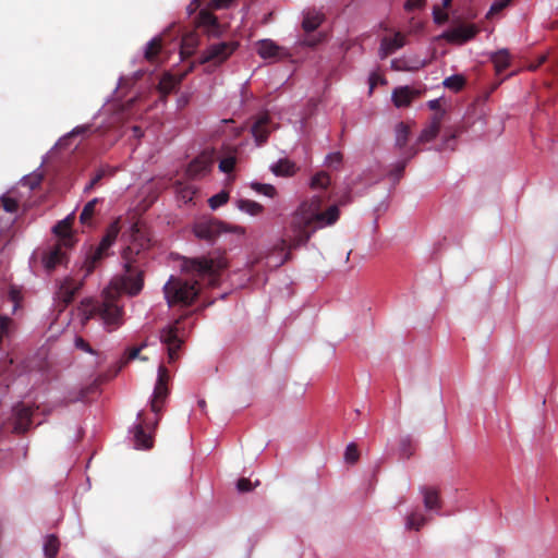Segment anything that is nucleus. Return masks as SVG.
Returning <instances> with one entry per match:
<instances>
[{
    "label": "nucleus",
    "instance_id": "41",
    "mask_svg": "<svg viewBox=\"0 0 558 558\" xmlns=\"http://www.w3.org/2000/svg\"><path fill=\"white\" fill-rule=\"evenodd\" d=\"M359 459V450L354 442H350L344 451V460L348 463H355Z\"/></svg>",
    "mask_w": 558,
    "mask_h": 558
},
{
    "label": "nucleus",
    "instance_id": "49",
    "mask_svg": "<svg viewBox=\"0 0 558 558\" xmlns=\"http://www.w3.org/2000/svg\"><path fill=\"white\" fill-rule=\"evenodd\" d=\"M233 0H210L208 5H209V9L218 10V9H223V8L229 7V4Z\"/></svg>",
    "mask_w": 558,
    "mask_h": 558
},
{
    "label": "nucleus",
    "instance_id": "25",
    "mask_svg": "<svg viewBox=\"0 0 558 558\" xmlns=\"http://www.w3.org/2000/svg\"><path fill=\"white\" fill-rule=\"evenodd\" d=\"M169 395L168 386L155 385L153 399L150 401V409L153 412L158 414L161 411L162 404L165 403Z\"/></svg>",
    "mask_w": 558,
    "mask_h": 558
},
{
    "label": "nucleus",
    "instance_id": "31",
    "mask_svg": "<svg viewBox=\"0 0 558 558\" xmlns=\"http://www.w3.org/2000/svg\"><path fill=\"white\" fill-rule=\"evenodd\" d=\"M112 174H113V171L110 170L109 168H106V167L99 168L96 171V173L94 174V177L90 179L89 183L85 186L84 192L85 193L90 192L93 189H95L100 183V181L105 177L112 175Z\"/></svg>",
    "mask_w": 558,
    "mask_h": 558
},
{
    "label": "nucleus",
    "instance_id": "42",
    "mask_svg": "<svg viewBox=\"0 0 558 558\" xmlns=\"http://www.w3.org/2000/svg\"><path fill=\"white\" fill-rule=\"evenodd\" d=\"M0 204L7 213L13 214L16 213L19 209L17 201L9 196H2L0 198Z\"/></svg>",
    "mask_w": 558,
    "mask_h": 558
},
{
    "label": "nucleus",
    "instance_id": "4",
    "mask_svg": "<svg viewBox=\"0 0 558 558\" xmlns=\"http://www.w3.org/2000/svg\"><path fill=\"white\" fill-rule=\"evenodd\" d=\"M150 246V236L148 230L136 222L131 227L130 243L123 248L121 257L124 270L132 266H140L143 254Z\"/></svg>",
    "mask_w": 558,
    "mask_h": 558
},
{
    "label": "nucleus",
    "instance_id": "53",
    "mask_svg": "<svg viewBox=\"0 0 558 558\" xmlns=\"http://www.w3.org/2000/svg\"><path fill=\"white\" fill-rule=\"evenodd\" d=\"M160 85H161V88H162L163 93H170L171 88H173V86H174V82H173L172 78H163L160 82Z\"/></svg>",
    "mask_w": 558,
    "mask_h": 558
},
{
    "label": "nucleus",
    "instance_id": "57",
    "mask_svg": "<svg viewBox=\"0 0 558 558\" xmlns=\"http://www.w3.org/2000/svg\"><path fill=\"white\" fill-rule=\"evenodd\" d=\"M87 391L88 389H82L80 392H78V396L76 398H72L70 399L71 402H74V401H84L85 398H86V395H87Z\"/></svg>",
    "mask_w": 558,
    "mask_h": 558
},
{
    "label": "nucleus",
    "instance_id": "36",
    "mask_svg": "<svg viewBox=\"0 0 558 558\" xmlns=\"http://www.w3.org/2000/svg\"><path fill=\"white\" fill-rule=\"evenodd\" d=\"M161 50V39L153 38L146 46L145 59L154 61Z\"/></svg>",
    "mask_w": 558,
    "mask_h": 558
},
{
    "label": "nucleus",
    "instance_id": "3",
    "mask_svg": "<svg viewBox=\"0 0 558 558\" xmlns=\"http://www.w3.org/2000/svg\"><path fill=\"white\" fill-rule=\"evenodd\" d=\"M325 195L315 194L303 201L296 209L293 221L294 235L292 245L294 247L305 245L317 229L335 225L340 216L337 205H331L323 211Z\"/></svg>",
    "mask_w": 558,
    "mask_h": 558
},
{
    "label": "nucleus",
    "instance_id": "28",
    "mask_svg": "<svg viewBox=\"0 0 558 558\" xmlns=\"http://www.w3.org/2000/svg\"><path fill=\"white\" fill-rule=\"evenodd\" d=\"M323 15L316 12H308L305 14L302 26L305 32H313L323 23Z\"/></svg>",
    "mask_w": 558,
    "mask_h": 558
},
{
    "label": "nucleus",
    "instance_id": "19",
    "mask_svg": "<svg viewBox=\"0 0 558 558\" xmlns=\"http://www.w3.org/2000/svg\"><path fill=\"white\" fill-rule=\"evenodd\" d=\"M53 232L56 235L59 236V240L57 243L61 245H65V247H72L75 243V240L71 233V222L70 219L66 218L62 221H59L53 227Z\"/></svg>",
    "mask_w": 558,
    "mask_h": 558
},
{
    "label": "nucleus",
    "instance_id": "32",
    "mask_svg": "<svg viewBox=\"0 0 558 558\" xmlns=\"http://www.w3.org/2000/svg\"><path fill=\"white\" fill-rule=\"evenodd\" d=\"M426 523V518L420 512H411L405 520V527L418 531Z\"/></svg>",
    "mask_w": 558,
    "mask_h": 558
},
{
    "label": "nucleus",
    "instance_id": "47",
    "mask_svg": "<svg viewBox=\"0 0 558 558\" xmlns=\"http://www.w3.org/2000/svg\"><path fill=\"white\" fill-rule=\"evenodd\" d=\"M263 206L254 201L246 199V214L251 216H257L262 214Z\"/></svg>",
    "mask_w": 558,
    "mask_h": 558
},
{
    "label": "nucleus",
    "instance_id": "43",
    "mask_svg": "<svg viewBox=\"0 0 558 558\" xmlns=\"http://www.w3.org/2000/svg\"><path fill=\"white\" fill-rule=\"evenodd\" d=\"M512 0H496L490 5V9L487 13V17L493 16L499 12H501L505 8H507Z\"/></svg>",
    "mask_w": 558,
    "mask_h": 558
},
{
    "label": "nucleus",
    "instance_id": "61",
    "mask_svg": "<svg viewBox=\"0 0 558 558\" xmlns=\"http://www.w3.org/2000/svg\"><path fill=\"white\" fill-rule=\"evenodd\" d=\"M375 86V81H373V76L369 77V93L373 92V88Z\"/></svg>",
    "mask_w": 558,
    "mask_h": 558
},
{
    "label": "nucleus",
    "instance_id": "37",
    "mask_svg": "<svg viewBox=\"0 0 558 558\" xmlns=\"http://www.w3.org/2000/svg\"><path fill=\"white\" fill-rule=\"evenodd\" d=\"M342 161H343L342 154L340 151H332L326 156L324 163L326 167H328L330 169L338 170L341 167Z\"/></svg>",
    "mask_w": 558,
    "mask_h": 558
},
{
    "label": "nucleus",
    "instance_id": "18",
    "mask_svg": "<svg viewBox=\"0 0 558 558\" xmlns=\"http://www.w3.org/2000/svg\"><path fill=\"white\" fill-rule=\"evenodd\" d=\"M142 415V412L138 413L140 422L134 426V446L137 449H150L153 447V438L150 434H147L144 429Z\"/></svg>",
    "mask_w": 558,
    "mask_h": 558
},
{
    "label": "nucleus",
    "instance_id": "26",
    "mask_svg": "<svg viewBox=\"0 0 558 558\" xmlns=\"http://www.w3.org/2000/svg\"><path fill=\"white\" fill-rule=\"evenodd\" d=\"M490 60L495 65L496 72L501 73L510 65V53L507 49H500L490 54Z\"/></svg>",
    "mask_w": 558,
    "mask_h": 558
},
{
    "label": "nucleus",
    "instance_id": "22",
    "mask_svg": "<svg viewBox=\"0 0 558 558\" xmlns=\"http://www.w3.org/2000/svg\"><path fill=\"white\" fill-rule=\"evenodd\" d=\"M213 162L209 155L203 154L191 162L189 171L192 177L203 175L211 169Z\"/></svg>",
    "mask_w": 558,
    "mask_h": 558
},
{
    "label": "nucleus",
    "instance_id": "11",
    "mask_svg": "<svg viewBox=\"0 0 558 558\" xmlns=\"http://www.w3.org/2000/svg\"><path fill=\"white\" fill-rule=\"evenodd\" d=\"M69 247L56 243L47 251L44 252L41 262L47 271H52L57 266L62 265L66 262V252Z\"/></svg>",
    "mask_w": 558,
    "mask_h": 558
},
{
    "label": "nucleus",
    "instance_id": "5",
    "mask_svg": "<svg viewBox=\"0 0 558 558\" xmlns=\"http://www.w3.org/2000/svg\"><path fill=\"white\" fill-rule=\"evenodd\" d=\"M119 232L120 220L117 219L106 229V233L102 236L100 243L95 248H90L89 253L87 254L83 265L84 269L86 270V275L92 274L97 265L109 255V248L116 242Z\"/></svg>",
    "mask_w": 558,
    "mask_h": 558
},
{
    "label": "nucleus",
    "instance_id": "38",
    "mask_svg": "<svg viewBox=\"0 0 558 558\" xmlns=\"http://www.w3.org/2000/svg\"><path fill=\"white\" fill-rule=\"evenodd\" d=\"M464 85V78L462 75L453 74L444 81V86L448 89L458 92L460 90Z\"/></svg>",
    "mask_w": 558,
    "mask_h": 558
},
{
    "label": "nucleus",
    "instance_id": "27",
    "mask_svg": "<svg viewBox=\"0 0 558 558\" xmlns=\"http://www.w3.org/2000/svg\"><path fill=\"white\" fill-rule=\"evenodd\" d=\"M409 135H410L409 126L403 122L398 123L395 128V145H396V147H398V148L405 147L408 140H409Z\"/></svg>",
    "mask_w": 558,
    "mask_h": 558
},
{
    "label": "nucleus",
    "instance_id": "23",
    "mask_svg": "<svg viewBox=\"0 0 558 558\" xmlns=\"http://www.w3.org/2000/svg\"><path fill=\"white\" fill-rule=\"evenodd\" d=\"M414 96V90L409 86H400L393 89L391 98L397 108H402L409 106Z\"/></svg>",
    "mask_w": 558,
    "mask_h": 558
},
{
    "label": "nucleus",
    "instance_id": "48",
    "mask_svg": "<svg viewBox=\"0 0 558 558\" xmlns=\"http://www.w3.org/2000/svg\"><path fill=\"white\" fill-rule=\"evenodd\" d=\"M41 182V177L37 175L34 178H24L23 184L27 185L31 190H35L37 186H39Z\"/></svg>",
    "mask_w": 558,
    "mask_h": 558
},
{
    "label": "nucleus",
    "instance_id": "33",
    "mask_svg": "<svg viewBox=\"0 0 558 558\" xmlns=\"http://www.w3.org/2000/svg\"><path fill=\"white\" fill-rule=\"evenodd\" d=\"M99 202L98 198H94L92 201H89L87 204H85V206L83 207V210L80 215V221L81 223L83 225H89L90 221H92V218L95 214V207L97 205V203Z\"/></svg>",
    "mask_w": 558,
    "mask_h": 558
},
{
    "label": "nucleus",
    "instance_id": "9",
    "mask_svg": "<svg viewBox=\"0 0 558 558\" xmlns=\"http://www.w3.org/2000/svg\"><path fill=\"white\" fill-rule=\"evenodd\" d=\"M235 49L233 44L219 43L208 47L199 58L201 63H213L218 65L222 63Z\"/></svg>",
    "mask_w": 558,
    "mask_h": 558
},
{
    "label": "nucleus",
    "instance_id": "59",
    "mask_svg": "<svg viewBox=\"0 0 558 558\" xmlns=\"http://www.w3.org/2000/svg\"><path fill=\"white\" fill-rule=\"evenodd\" d=\"M236 488L240 493H244V477H240L236 482Z\"/></svg>",
    "mask_w": 558,
    "mask_h": 558
},
{
    "label": "nucleus",
    "instance_id": "12",
    "mask_svg": "<svg viewBox=\"0 0 558 558\" xmlns=\"http://www.w3.org/2000/svg\"><path fill=\"white\" fill-rule=\"evenodd\" d=\"M272 130L268 114H262L251 126V133L254 137L256 147L264 145Z\"/></svg>",
    "mask_w": 558,
    "mask_h": 558
},
{
    "label": "nucleus",
    "instance_id": "40",
    "mask_svg": "<svg viewBox=\"0 0 558 558\" xmlns=\"http://www.w3.org/2000/svg\"><path fill=\"white\" fill-rule=\"evenodd\" d=\"M235 166V157L233 155H228L220 159L219 161V170L225 173H230Z\"/></svg>",
    "mask_w": 558,
    "mask_h": 558
},
{
    "label": "nucleus",
    "instance_id": "64",
    "mask_svg": "<svg viewBox=\"0 0 558 558\" xmlns=\"http://www.w3.org/2000/svg\"><path fill=\"white\" fill-rule=\"evenodd\" d=\"M451 1L452 0H442V5L447 8L451 3Z\"/></svg>",
    "mask_w": 558,
    "mask_h": 558
},
{
    "label": "nucleus",
    "instance_id": "16",
    "mask_svg": "<svg viewBox=\"0 0 558 558\" xmlns=\"http://www.w3.org/2000/svg\"><path fill=\"white\" fill-rule=\"evenodd\" d=\"M442 117H444L442 111H438L433 116L430 123L422 130V132L417 138L418 143H428V142L433 141L434 138H436V136L439 133Z\"/></svg>",
    "mask_w": 558,
    "mask_h": 558
},
{
    "label": "nucleus",
    "instance_id": "62",
    "mask_svg": "<svg viewBox=\"0 0 558 558\" xmlns=\"http://www.w3.org/2000/svg\"><path fill=\"white\" fill-rule=\"evenodd\" d=\"M238 205H239V208H240V209H244V199H240V201L238 202Z\"/></svg>",
    "mask_w": 558,
    "mask_h": 558
},
{
    "label": "nucleus",
    "instance_id": "7",
    "mask_svg": "<svg viewBox=\"0 0 558 558\" xmlns=\"http://www.w3.org/2000/svg\"><path fill=\"white\" fill-rule=\"evenodd\" d=\"M83 281L73 278H64L58 284L54 293V304L59 312H63L75 299L77 292L82 289Z\"/></svg>",
    "mask_w": 558,
    "mask_h": 558
},
{
    "label": "nucleus",
    "instance_id": "1",
    "mask_svg": "<svg viewBox=\"0 0 558 558\" xmlns=\"http://www.w3.org/2000/svg\"><path fill=\"white\" fill-rule=\"evenodd\" d=\"M114 291L106 290L100 299H86L81 302L78 311L82 324L97 318L104 323L108 330L118 328L122 324L123 310L118 304L117 294L124 292L131 296L137 295L144 287V271L140 266H132L124 270V275L111 282Z\"/></svg>",
    "mask_w": 558,
    "mask_h": 558
},
{
    "label": "nucleus",
    "instance_id": "45",
    "mask_svg": "<svg viewBox=\"0 0 558 558\" xmlns=\"http://www.w3.org/2000/svg\"><path fill=\"white\" fill-rule=\"evenodd\" d=\"M170 375L165 365H160L158 368V378L156 385L168 386Z\"/></svg>",
    "mask_w": 558,
    "mask_h": 558
},
{
    "label": "nucleus",
    "instance_id": "60",
    "mask_svg": "<svg viewBox=\"0 0 558 558\" xmlns=\"http://www.w3.org/2000/svg\"><path fill=\"white\" fill-rule=\"evenodd\" d=\"M197 404H198L199 409H201L203 412H205V409H206V401H205L204 399H201V400H198Z\"/></svg>",
    "mask_w": 558,
    "mask_h": 558
},
{
    "label": "nucleus",
    "instance_id": "15",
    "mask_svg": "<svg viewBox=\"0 0 558 558\" xmlns=\"http://www.w3.org/2000/svg\"><path fill=\"white\" fill-rule=\"evenodd\" d=\"M405 45V36L397 32L392 37H384L380 41L379 54L384 59Z\"/></svg>",
    "mask_w": 558,
    "mask_h": 558
},
{
    "label": "nucleus",
    "instance_id": "24",
    "mask_svg": "<svg viewBox=\"0 0 558 558\" xmlns=\"http://www.w3.org/2000/svg\"><path fill=\"white\" fill-rule=\"evenodd\" d=\"M178 197L185 204L192 203L193 205H199L202 203V197L197 193L196 189L192 185H182L180 184L177 187Z\"/></svg>",
    "mask_w": 558,
    "mask_h": 558
},
{
    "label": "nucleus",
    "instance_id": "52",
    "mask_svg": "<svg viewBox=\"0 0 558 558\" xmlns=\"http://www.w3.org/2000/svg\"><path fill=\"white\" fill-rule=\"evenodd\" d=\"M145 347V344H142L141 347H134V348H131L128 352V357H126V361H131V360H134V359H137L140 357V352L141 350Z\"/></svg>",
    "mask_w": 558,
    "mask_h": 558
},
{
    "label": "nucleus",
    "instance_id": "21",
    "mask_svg": "<svg viewBox=\"0 0 558 558\" xmlns=\"http://www.w3.org/2000/svg\"><path fill=\"white\" fill-rule=\"evenodd\" d=\"M257 52L263 59L280 58L286 52L271 39H262L257 43Z\"/></svg>",
    "mask_w": 558,
    "mask_h": 558
},
{
    "label": "nucleus",
    "instance_id": "54",
    "mask_svg": "<svg viewBox=\"0 0 558 558\" xmlns=\"http://www.w3.org/2000/svg\"><path fill=\"white\" fill-rule=\"evenodd\" d=\"M195 39V36L193 34L186 35L182 39V48L186 49L187 52H190L191 43Z\"/></svg>",
    "mask_w": 558,
    "mask_h": 558
},
{
    "label": "nucleus",
    "instance_id": "6",
    "mask_svg": "<svg viewBox=\"0 0 558 558\" xmlns=\"http://www.w3.org/2000/svg\"><path fill=\"white\" fill-rule=\"evenodd\" d=\"M186 316L179 317L173 324L163 328L160 332V341L167 347L168 362L172 363L179 359L181 349L187 332L183 326Z\"/></svg>",
    "mask_w": 558,
    "mask_h": 558
},
{
    "label": "nucleus",
    "instance_id": "30",
    "mask_svg": "<svg viewBox=\"0 0 558 558\" xmlns=\"http://www.w3.org/2000/svg\"><path fill=\"white\" fill-rule=\"evenodd\" d=\"M330 184V177L325 171H319L311 178L310 186L312 190H326Z\"/></svg>",
    "mask_w": 558,
    "mask_h": 558
},
{
    "label": "nucleus",
    "instance_id": "56",
    "mask_svg": "<svg viewBox=\"0 0 558 558\" xmlns=\"http://www.w3.org/2000/svg\"><path fill=\"white\" fill-rule=\"evenodd\" d=\"M427 106L430 110L438 111L440 108V100L439 99H432L427 102Z\"/></svg>",
    "mask_w": 558,
    "mask_h": 558
},
{
    "label": "nucleus",
    "instance_id": "51",
    "mask_svg": "<svg viewBox=\"0 0 558 558\" xmlns=\"http://www.w3.org/2000/svg\"><path fill=\"white\" fill-rule=\"evenodd\" d=\"M9 298H10L11 302L13 303V307L15 310L21 300V293L16 289L12 288L9 292Z\"/></svg>",
    "mask_w": 558,
    "mask_h": 558
},
{
    "label": "nucleus",
    "instance_id": "44",
    "mask_svg": "<svg viewBox=\"0 0 558 558\" xmlns=\"http://www.w3.org/2000/svg\"><path fill=\"white\" fill-rule=\"evenodd\" d=\"M425 4L426 0H405L403 8L407 12H413L423 9Z\"/></svg>",
    "mask_w": 558,
    "mask_h": 558
},
{
    "label": "nucleus",
    "instance_id": "46",
    "mask_svg": "<svg viewBox=\"0 0 558 558\" xmlns=\"http://www.w3.org/2000/svg\"><path fill=\"white\" fill-rule=\"evenodd\" d=\"M400 451L404 458H410L412 456L411 438L410 437H403L401 439Z\"/></svg>",
    "mask_w": 558,
    "mask_h": 558
},
{
    "label": "nucleus",
    "instance_id": "29",
    "mask_svg": "<svg viewBox=\"0 0 558 558\" xmlns=\"http://www.w3.org/2000/svg\"><path fill=\"white\" fill-rule=\"evenodd\" d=\"M60 548V542L53 534L48 535L44 543V553L46 558H56Z\"/></svg>",
    "mask_w": 558,
    "mask_h": 558
},
{
    "label": "nucleus",
    "instance_id": "2",
    "mask_svg": "<svg viewBox=\"0 0 558 558\" xmlns=\"http://www.w3.org/2000/svg\"><path fill=\"white\" fill-rule=\"evenodd\" d=\"M227 267L225 258L198 257L184 263L191 274L190 279L171 276L163 287L166 300L170 306L174 304L191 305L201 291V281L215 284L220 270Z\"/></svg>",
    "mask_w": 558,
    "mask_h": 558
},
{
    "label": "nucleus",
    "instance_id": "13",
    "mask_svg": "<svg viewBox=\"0 0 558 558\" xmlns=\"http://www.w3.org/2000/svg\"><path fill=\"white\" fill-rule=\"evenodd\" d=\"M33 411L29 407L20 403L13 409V432L25 433L32 424Z\"/></svg>",
    "mask_w": 558,
    "mask_h": 558
},
{
    "label": "nucleus",
    "instance_id": "17",
    "mask_svg": "<svg viewBox=\"0 0 558 558\" xmlns=\"http://www.w3.org/2000/svg\"><path fill=\"white\" fill-rule=\"evenodd\" d=\"M420 493L423 496V504L428 511H438L441 508V500L437 488L432 486H421Z\"/></svg>",
    "mask_w": 558,
    "mask_h": 558
},
{
    "label": "nucleus",
    "instance_id": "10",
    "mask_svg": "<svg viewBox=\"0 0 558 558\" xmlns=\"http://www.w3.org/2000/svg\"><path fill=\"white\" fill-rule=\"evenodd\" d=\"M478 29L475 25H459L441 34V37L451 44L462 45L472 39Z\"/></svg>",
    "mask_w": 558,
    "mask_h": 558
},
{
    "label": "nucleus",
    "instance_id": "58",
    "mask_svg": "<svg viewBox=\"0 0 558 558\" xmlns=\"http://www.w3.org/2000/svg\"><path fill=\"white\" fill-rule=\"evenodd\" d=\"M132 131H133V135H134V137H136V138H141V137L143 136V131H142V129H141L140 126L134 125V126L132 128Z\"/></svg>",
    "mask_w": 558,
    "mask_h": 558
},
{
    "label": "nucleus",
    "instance_id": "35",
    "mask_svg": "<svg viewBox=\"0 0 558 558\" xmlns=\"http://www.w3.org/2000/svg\"><path fill=\"white\" fill-rule=\"evenodd\" d=\"M250 186L257 194H262V195L267 196L269 198H274L276 196V194H277V191H276L275 186L271 185V184L259 183V182H251Z\"/></svg>",
    "mask_w": 558,
    "mask_h": 558
},
{
    "label": "nucleus",
    "instance_id": "39",
    "mask_svg": "<svg viewBox=\"0 0 558 558\" xmlns=\"http://www.w3.org/2000/svg\"><path fill=\"white\" fill-rule=\"evenodd\" d=\"M229 199V193L227 191H221L218 194L208 198V204L211 209H217L218 207L225 205Z\"/></svg>",
    "mask_w": 558,
    "mask_h": 558
},
{
    "label": "nucleus",
    "instance_id": "20",
    "mask_svg": "<svg viewBox=\"0 0 558 558\" xmlns=\"http://www.w3.org/2000/svg\"><path fill=\"white\" fill-rule=\"evenodd\" d=\"M269 169L276 177L284 178L294 175L299 170L296 163L288 158H281L277 160L270 165Z\"/></svg>",
    "mask_w": 558,
    "mask_h": 558
},
{
    "label": "nucleus",
    "instance_id": "50",
    "mask_svg": "<svg viewBox=\"0 0 558 558\" xmlns=\"http://www.w3.org/2000/svg\"><path fill=\"white\" fill-rule=\"evenodd\" d=\"M75 347H76L77 349H81V350H83V351L87 352V353H93V349H92V347L89 345V343H88L87 341H85V340H84L83 338H81V337H77V338L75 339Z\"/></svg>",
    "mask_w": 558,
    "mask_h": 558
},
{
    "label": "nucleus",
    "instance_id": "55",
    "mask_svg": "<svg viewBox=\"0 0 558 558\" xmlns=\"http://www.w3.org/2000/svg\"><path fill=\"white\" fill-rule=\"evenodd\" d=\"M433 15H434V21H435L436 23H438V24H439V23H442V22L447 19V14H442V15H440V13H439L438 9H436V8H435V9H434V11H433Z\"/></svg>",
    "mask_w": 558,
    "mask_h": 558
},
{
    "label": "nucleus",
    "instance_id": "8",
    "mask_svg": "<svg viewBox=\"0 0 558 558\" xmlns=\"http://www.w3.org/2000/svg\"><path fill=\"white\" fill-rule=\"evenodd\" d=\"M223 231L226 229L221 221L207 216L196 220L193 226L195 236L208 243H213Z\"/></svg>",
    "mask_w": 558,
    "mask_h": 558
},
{
    "label": "nucleus",
    "instance_id": "34",
    "mask_svg": "<svg viewBox=\"0 0 558 558\" xmlns=\"http://www.w3.org/2000/svg\"><path fill=\"white\" fill-rule=\"evenodd\" d=\"M410 154L407 157V159L402 161H398L393 169L390 171V177L393 179V181H399V179L402 177L403 170L405 168L407 161L412 158L414 155H416L417 150L414 147H411L409 149Z\"/></svg>",
    "mask_w": 558,
    "mask_h": 558
},
{
    "label": "nucleus",
    "instance_id": "63",
    "mask_svg": "<svg viewBox=\"0 0 558 558\" xmlns=\"http://www.w3.org/2000/svg\"><path fill=\"white\" fill-rule=\"evenodd\" d=\"M252 488L250 480L246 478V486L245 489L248 492Z\"/></svg>",
    "mask_w": 558,
    "mask_h": 558
},
{
    "label": "nucleus",
    "instance_id": "14",
    "mask_svg": "<svg viewBox=\"0 0 558 558\" xmlns=\"http://www.w3.org/2000/svg\"><path fill=\"white\" fill-rule=\"evenodd\" d=\"M197 27L208 36H218L220 33V24L218 23L217 17L208 9L201 10L198 13Z\"/></svg>",
    "mask_w": 558,
    "mask_h": 558
}]
</instances>
